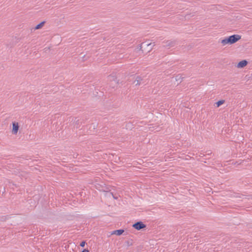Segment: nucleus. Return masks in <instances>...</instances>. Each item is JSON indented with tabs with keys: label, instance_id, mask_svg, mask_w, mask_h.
Wrapping results in <instances>:
<instances>
[{
	"label": "nucleus",
	"instance_id": "obj_1",
	"mask_svg": "<svg viewBox=\"0 0 252 252\" xmlns=\"http://www.w3.org/2000/svg\"><path fill=\"white\" fill-rule=\"evenodd\" d=\"M241 38V36L238 34H233L228 37H225L224 39L221 40V43L223 45L226 44H233Z\"/></svg>",
	"mask_w": 252,
	"mask_h": 252
},
{
	"label": "nucleus",
	"instance_id": "obj_2",
	"mask_svg": "<svg viewBox=\"0 0 252 252\" xmlns=\"http://www.w3.org/2000/svg\"><path fill=\"white\" fill-rule=\"evenodd\" d=\"M163 43L164 44L163 47L168 49L173 47L177 44L176 40L164 41Z\"/></svg>",
	"mask_w": 252,
	"mask_h": 252
},
{
	"label": "nucleus",
	"instance_id": "obj_3",
	"mask_svg": "<svg viewBox=\"0 0 252 252\" xmlns=\"http://www.w3.org/2000/svg\"><path fill=\"white\" fill-rule=\"evenodd\" d=\"M133 83L135 84L136 86L145 85L146 80H145L144 76L138 75L136 77L135 79L133 82Z\"/></svg>",
	"mask_w": 252,
	"mask_h": 252
},
{
	"label": "nucleus",
	"instance_id": "obj_4",
	"mask_svg": "<svg viewBox=\"0 0 252 252\" xmlns=\"http://www.w3.org/2000/svg\"><path fill=\"white\" fill-rule=\"evenodd\" d=\"M132 227L137 230H140L146 227V225L141 221H138L132 224Z\"/></svg>",
	"mask_w": 252,
	"mask_h": 252
},
{
	"label": "nucleus",
	"instance_id": "obj_5",
	"mask_svg": "<svg viewBox=\"0 0 252 252\" xmlns=\"http://www.w3.org/2000/svg\"><path fill=\"white\" fill-rule=\"evenodd\" d=\"M248 63V62L247 60H244L240 62H239L237 65V67L239 68H242L246 66Z\"/></svg>",
	"mask_w": 252,
	"mask_h": 252
},
{
	"label": "nucleus",
	"instance_id": "obj_6",
	"mask_svg": "<svg viewBox=\"0 0 252 252\" xmlns=\"http://www.w3.org/2000/svg\"><path fill=\"white\" fill-rule=\"evenodd\" d=\"M108 79L111 82H115L116 84H118L119 82L117 81V77L115 75L111 74L108 76Z\"/></svg>",
	"mask_w": 252,
	"mask_h": 252
},
{
	"label": "nucleus",
	"instance_id": "obj_7",
	"mask_svg": "<svg viewBox=\"0 0 252 252\" xmlns=\"http://www.w3.org/2000/svg\"><path fill=\"white\" fill-rule=\"evenodd\" d=\"M124 231H125V230L123 229H118V230L113 231L112 233V234H115L117 236H120L124 232Z\"/></svg>",
	"mask_w": 252,
	"mask_h": 252
},
{
	"label": "nucleus",
	"instance_id": "obj_8",
	"mask_svg": "<svg viewBox=\"0 0 252 252\" xmlns=\"http://www.w3.org/2000/svg\"><path fill=\"white\" fill-rule=\"evenodd\" d=\"M45 23V21H42V22H40L39 24H37L35 27V30H38V29H41L43 27V26L44 25Z\"/></svg>",
	"mask_w": 252,
	"mask_h": 252
},
{
	"label": "nucleus",
	"instance_id": "obj_9",
	"mask_svg": "<svg viewBox=\"0 0 252 252\" xmlns=\"http://www.w3.org/2000/svg\"><path fill=\"white\" fill-rule=\"evenodd\" d=\"M225 102L224 100L221 99L215 103V105L217 107H219L220 105L223 104Z\"/></svg>",
	"mask_w": 252,
	"mask_h": 252
},
{
	"label": "nucleus",
	"instance_id": "obj_10",
	"mask_svg": "<svg viewBox=\"0 0 252 252\" xmlns=\"http://www.w3.org/2000/svg\"><path fill=\"white\" fill-rule=\"evenodd\" d=\"M185 77H183L182 74H178L175 77V79L176 81H180V83L182 81L183 78Z\"/></svg>",
	"mask_w": 252,
	"mask_h": 252
},
{
	"label": "nucleus",
	"instance_id": "obj_11",
	"mask_svg": "<svg viewBox=\"0 0 252 252\" xmlns=\"http://www.w3.org/2000/svg\"><path fill=\"white\" fill-rule=\"evenodd\" d=\"M12 132L13 134H16V121L12 122Z\"/></svg>",
	"mask_w": 252,
	"mask_h": 252
},
{
	"label": "nucleus",
	"instance_id": "obj_12",
	"mask_svg": "<svg viewBox=\"0 0 252 252\" xmlns=\"http://www.w3.org/2000/svg\"><path fill=\"white\" fill-rule=\"evenodd\" d=\"M125 244H126V246L127 247L132 246L133 244L132 240L131 239V240H128L126 241Z\"/></svg>",
	"mask_w": 252,
	"mask_h": 252
},
{
	"label": "nucleus",
	"instance_id": "obj_13",
	"mask_svg": "<svg viewBox=\"0 0 252 252\" xmlns=\"http://www.w3.org/2000/svg\"><path fill=\"white\" fill-rule=\"evenodd\" d=\"M152 43H148V44H146L147 47H149V48H148L147 52H150L152 50V47H150V46L152 45Z\"/></svg>",
	"mask_w": 252,
	"mask_h": 252
},
{
	"label": "nucleus",
	"instance_id": "obj_14",
	"mask_svg": "<svg viewBox=\"0 0 252 252\" xmlns=\"http://www.w3.org/2000/svg\"><path fill=\"white\" fill-rule=\"evenodd\" d=\"M74 123H75L76 125H78L79 124V120L77 119V118H74Z\"/></svg>",
	"mask_w": 252,
	"mask_h": 252
},
{
	"label": "nucleus",
	"instance_id": "obj_15",
	"mask_svg": "<svg viewBox=\"0 0 252 252\" xmlns=\"http://www.w3.org/2000/svg\"><path fill=\"white\" fill-rule=\"evenodd\" d=\"M86 244V242L85 241H82L80 244V246L81 247H84Z\"/></svg>",
	"mask_w": 252,
	"mask_h": 252
},
{
	"label": "nucleus",
	"instance_id": "obj_16",
	"mask_svg": "<svg viewBox=\"0 0 252 252\" xmlns=\"http://www.w3.org/2000/svg\"><path fill=\"white\" fill-rule=\"evenodd\" d=\"M144 44V43L141 44L140 45H139V47H138V49H139V50L140 51H142V53H144L143 52V50H142V44Z\"/></svg>",
	"mask_w": 252,
	"mask_h": 252
},
{
	"label": "nucleus",
	"instance_id": "obj_17",
	"mask_svg": "<svg viewBox=\"0 0 252 252\" xmlns=\"http://www.w3.org/2000/svg\"><path fill=\"white\" fill-rule=\"evenodd\" d=\"M102 190L103 191H104V192H109L110 190L109 189V188H108V187H105V189H103Z\"/></svg>",
	"mask_w": 252,
	"mask_h": 252
},
{
	"label": "nucleus",
	"instance_id": "obj_18",
	"mask_svg": "<svg viewBox=\"0 0 252 252\" xmlns=\"http://www.w3.org/2000/svg\"><path fill=\"white\" fill-rule=\"evenodd\" d=\"M110 193L112 195L114 199H118V197L117 196H116L115 195H114L113 192H111Z\"/></svg>",
	"mask_w": 252,
	"mask_h": 252
},
{
	"label": "nucleus",
	"instance_id": "obj_19",
	"mask_svg": "<svg viewBox=\"0 0 252 252\" xmlns=\"http://www.w3.org/2000/svg\"><path fill=\"white\" fill-rule=\"evenodd\" d=\"M21 158H17V162H22L21 160Z\"/></svg>",
	"mask_w": 252,
	"mask_h": 252
},
{
	"label": "nucleus",
	"instance_id": "obj_20",
	"mask_svg": "<svg viewBox=\"0 0 252 252\" xmlns=\"http://www.w3.org/2000/svg\"><path fill=\"white\" fill-rule=\"evenodd\" d=\"M19 128V126L18 122H17V133L18 132Z\"/></svg>",
	"mask_w": 252,
	"mask_h": 252
},
{
	"label": "nucleus",
	"instance_id": "obj_21",
	"mask_svg": "<svg viewBox=\"0 0 252 252\" xmlns=\"http://www.w3.org/2000/svg\"><path fill=\"white\" fill-rule=\"evenodd\" d=\"M81 252H89V251L88 249H84Z\"/></svg>",
	"mask_w": 252,
	"mask_h": 252
},
{
	"label": "nucleus",
	"instance_id": "obj_22",
	"mask_svg": "<svg viewBox=\"0 0 252 252\" xmlns=\"http://www.w3.org/2000/svg\"><path fill=\"white\" fill-rule=\"evenodd\" d=\"M240 163H241V162H240V163H238V161H236V162H235V164H240Z\"/></svg>",
	"mask_w": 252,
	"mask_h": 252
},
{
	"label": "nucleus",
	"instance_id": "obj_23",
	"mask_svg": "<svg viewBox=\"0 0 252 252\" xmlns=\"http://www.w3.org/2000/svg\"><path fill=\"white\" fill-rule=\"evenodd\" d=\"M251 198L252 199V196H251Z\"/></svg>",
	"mask_w": 252,
	"mask_h": 252
}]
</instances>
